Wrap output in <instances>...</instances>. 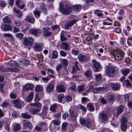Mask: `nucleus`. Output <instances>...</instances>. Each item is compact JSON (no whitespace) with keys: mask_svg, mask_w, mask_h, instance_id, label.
<instances>
[{"mask_svg":"<svg viewBox=\"0 0 132 132\" xmlns=\"http://www.w3.org/2000/svg\"><path fill=\"white\" fill-rule=\"evenodd\" d=\"M118 70L116 67H107L105 69V74L110 77L116 75L118 73Z\"/></svg>","mask_w":132,"mask_h":132,"instance_id":"f257e3e1","label":"nucleus"},{"mask_svg":"<svg viewBox=\"0 0 132 132\" xmlns=\"http://www.w3.org/2000/svg\"><path fill=\"white\" fill-rule=\"evenodd\" d=\"M72 6L66 4L63 6L62 4H60L59 10L63 14H70L72 12Z\"/></svg>","mask_w":132,"mask_h":132,"instance_id":"f03ea898","label":"nucleus"},{"mask_svg":"<svg viewBox=\"0 0 132 132\" xmlns=\"http://www.w3.org/2000/svg\"><path fill=\"white\" fill-rule=\"evenodd\" d=\"M112 55L114 56L116 60L119 61L123 59L124 54L121 50L117 49L112 53Z\"/></svg>","mask_w":132,"mask_h":132,"instance_id":"7ed1b4c3","label":"nucleus"},{"mask_svg":"<svg viewBox=\"0 0 132 132\" xmlns=\"http://www.w3.org/2000/svg\"><path fill=\"white\" fill-rule=\"evenodd\" d=\"M112 112V109L111 108H109L106 112L101 113L100 118L104 121H106L109 118V116L111 115Z\"/></svg>","mask_w":132,"mask_h":132,"instance_id":"20e7f679","label":"nucleus"},{"mask_svg":"<svg viewBox=\"0 0 132 132\" xmlns=\"http://www.w3.org/2000/svg\"><path fill=\"white\" fill-rule=\"evenodd\" d=\"M92 61L93 63L92 67L93 70L95 72L98 71L100 67V64L94 59Z\"/></svg>","mask_w":132,"mask_h":132,"instance_id":"39448f33","label":"nucleus"},{"mask_svg":"<svg viewBox=\"0 0 132 132\" xmlns=\"http://www.w3.org/2000/svg\"><path fill=\"white\" fill-rule=\"evenodd\" d=\"M34 42L33 39L30 37L24 38L23 43L25 46L31 45Z\"/></svg>","mask_w":132,"mask_h":132,"instance_id":"423d86ee","label":"nucleus"},{"mask_svg":"<svg viewBox=\"0 0 132 132\" xmlns=\"http://www.w3.org/2000/svg\"><path fill=\"white\" fill-rule=\"evenodd\" d=\"M80 124L83 125H85L88 128H90L91 126L90 120L89 119H87L86 121L82 118H80Z\"/></svg>","mask_w":132,"mask_h":132,"instance_id":"0eeeda50","label":"nucleus"},{"mask_svg":"<svg viewBox=\"0 0 132 132\" xmlns=\"http://www.w3.org/2000/svg\"><path fill=\"white\" fill-rule=\"evenodd\" d=\"M13 102L14 105L18 109L21 108L23 105V102L19 99L13 101Z\"/></svg>","mask_w":132,"mask_h":132,"instance_id":"6e6552de","label":"nucleus"},{"mask_svg":"<svg viewBox=\"0 0 132 132\" xmlns=\"http://www.w3.org/2000/svg\"><path fill=\"white\" fill-rule=\"evenodd\" d=\"M48 108L46 106H43L42 108V112L39 114V115L42 117L43 118L45 117L48 113Z\"/></svg>","mask_w":132,"mask_h":132,"instance_id":"1a4fd4ad","label":"nucleus"},{"mask_svg":"<svg viewBox=\"0 0 132 132\" xmlns=\"http://www.w3.org/2000/svg\"><path fill=\"white\" fill-rule=\"evenodd\" d=\"M2 72L5 71H14L16 72L18 71V70L15 68H4L3 67L0 66V71Z\"/></svg>","mask_w":132,"mask_h":132,"instance_id":"9d476101","label":"nucleus"},{"mask_svg":"<svg viewBox=\"0 0 132 132\" xmlns=\"http://www.w3.org/2000/svg\"><path fill=\"white\" fill-rule=\"evenodd\" d=\"M66 88L62 85H57L56 87V91L58 93L63 92H65Z\"/></svg>","mask_w":132,"mask_h":132,"instance_id":"9b49d317","label":"nucleus"},{"mask_svg":"<svg viewBox=\"0 0 132 132\" xmlns=\"http://www.w3.org/2000/svg\"><path fill=\"white\" fill-rule=\"evenodd\" d=\"M2 30L4 31H11L12 30V27L9 24H4L1 27Z\"/></svg>","mask_w":132,"mask_h":132,"instance_id":"f8f14e48","label":"nucleus"},{"mask_svg":"<svg viewBox=\"0 0 132 132\" xmlns=\"http://www.w3.org/2000/svg\"><path fill=\"white\" fill-rule=\"evenodd\" d=\"M41 31L38 29H31L29 31L30 33L35 36H37L39 33H40Z\"/></svg>","mask_w":132,"mask_h":132,"instance_id":"ddd939ff","label":"nucleus"},{"mask_svg":"<svg viewBox=\"0 0 132 132\" xmlns=\"http://www.w3.org/2000/svg\"><path fill=\"white\" fill-rule=\"evenodd\" d=\"M43 47V45L42 44L40 43H36L34 45V50L37 51H40L42 50Z\"/></svg>","mask_w":132,"mask_h":132,"instance_id":"4468645a","label":"nucleus"},{"mask_svg":"<svg viewBox=\"0 0 132 132\" xmlns=\"http://www.w3.org/2000/svg\"><path fill=\"white\" fill-rule=\"evenodd\" d=\"M41 110V109L38 108H31L29 110V112L32 113L33 115L37 114Z\"/></svg>","mask_w":132,"mask_h":132,"instance_id":"2eb2a0df","label":"nucleus"},{"mask_svg":"<svg viewBox=\"0 0 132 132\" xmlns=\"http://www.w3.org/2000/svg\"><path fill=\"white\" fill-rule=\"evenodd\" d=\"M23 126L25 128H29L30 129H31L32 128V124L29 122L24 120L23 121Z\"/></svg>","mask_w":132,"mask_h":132,"instance_id":"dca6fc26","label":"nucleus"},{"mask_svg":"<svg viewBox=\"0 0 132 132\" xmlns=\"http://www.w3.org/2000/svg\"><path fill=\"white\" fill-rule=\"evenodd\" d=\"M70 115L72 121L75 124L76 123L77 116L75 114L74 112L72 111L70 112Z\"/></svg>","mask_w":132,"mask_h":132,"instance_id":"f3484780","label":"nucleus"},{"mask_svg":"<svg viewBox=\"0 0 132 132\" xmlns=\"http://www.w3.org/2000/svg\"><path fill=\"white\" fill-rule=\"evenodd\" d=\"M50 30V29L48 27H44L43 30L44 32V35L45 36L47 37L51 34V33L48 31Z\"/></svg>","mask_w":132,"mask_h":132,"instance_id":"a211bd4d","label":"nucleus"},{"mask_svg":"<svg viewBox=\"0 0 132 132\" xmlns=\"http://www.w3.org/2000/svg\"><path fill=\"white\" fill-rule=\"evenodd\" d=\"M61 47L62 48L65 50H68L70 48L69 44L66 42H63L62 43Z\"/></svg>","mask_w":132,"mask_h":132,"instance_id":"6ab92c4d","label":"nucleus"},{"mask_svg":"<svg viewBox=\"0 0 132 132\" xmlns=\"http://www.w3.org/2000/svg\"><path fill=\"white\" fill-rule=\"evenodd\" d=\"M76 21V20L75 19H73L70 21L69 22L66 24L65 26V28L67 29H68L69 27L72 26L75 23Z\"/></svg>","mask_w":132,"mask_h":132,"instance_id":"aec40b11","label":"nucleus"},{"mask_svg":"<svg viewBox=\"0 0 132 132\" xmlns=\"http://www.w3.org/2000/svg\"><path fill=\"white\" fill-rule=\"evenodd\" d=\"M105 89L104 87L95 88L93 89V92L94 93H97L98 92H101Z\"/></svg>","mask_w":132,"mask_h":132,"instance_id":"412c9836","label":"nucleus"},{"mask_svg":"<svg viewBox=\"0 0 132 132\" xmlns=\"http://www.w3.org/2000/svg\"><path fill=\"white\" fill-rule=\"evenodd\" d=\"M54 88L53 84H49L47 86L46 90L47 93L51 92L54 90Z\"/></svg>","mask_w":132,"mask_h":132,"instance_id":"4be33fe9","label":"nucleus"},{"mask_svg":"<svg viewBox=\"0 0 132 132\" xmlns=\"http://www.w3.org/2000/svg\"><path fill=\"white\" fill-rule=\"evenodd\" d=\"M19 62L20 64L23 66H27L28 65L29 63V61L23 59L20 60Z\"/></svg>","mask_w":132,"mask_h":132,"instance_id":"5701e85b","label":"nucleus"},{"mask_svg":"<svg viewBox=\"0 0 132 132\" xmlns=\"http://www.w3.org/2000/svg\"><path fill=\"white\" fill-rule=\"evenodd\" d=\"M7 66H13L17 67L18 66V63L15 61H10L9 62L6 63Z\"/></svg>","mask_w":132,"mask_h":132,"instance_id":"b1692460","label":"nucleus"},{"mask_svg":"<svg viewBox=\"0 0 132 132\" xmlns=\"http://www.w3.org/2000/svg\"><path fill=\"white\" fill-rule=\"evenodd\" d=\"M25 20L27 21L32 24L34 23L35 21L34 18L33 17L29 16H26Z\"/></svg>","mask_w":132,"mask_h":132,"instance_id":"393cba45","label":"nucleus"},{"mask_svg":"<svg viewBox=\"0 0 132 132\" xmlns=\"http://www.w3.org/2000/svg\"><path fill=\"white\" fill-rule=\"evenodd\" d=\"M111 86L113 89L116 90H118L120 87V85L118 83H113L111 84Z\"/></svg>","mask_w":132,"mask_h":132,"instance_id":"a878e982","label":"nucleus"},{"mask_svg":"<svg viewBox=\"0 0 132 132\" xmlns=\"http://www.w3.org/2000/svg\"><path fill=\"white\" fill-rule=\"evenodd\" d=\"M34 88L33 85L31 84H28L25 85L23 87V90L25 91H27L29 90L32 89Z\"/></svg>","mask_w":132,"mask_h":132,"instance_id":"bb28decb","label":"nucleus"},{"mask_svg":"<svg viewBox=\"0 0 132 132\" xmlns=\"http://www.w3.org/2000/svg\"><path fill=\"white\" fill-rule=\"evenodd\" d=\"M72 7V9L77 11H80L81 9V5L80 4H75Z\"/></svg>","mask_w":132,"mask_h":132,"instance_id":"cd10ccee","label":"nucleus"},{"mask_svg":"<svg viewBox=\"0 0 132 132\" xmlns=\"http://www.w3.org/2000/svg\"><path fill=\"white\" fill-rule=\"evenodd\" d=\"M13 11L18 14L17 16L20 19L22 18V13L20 10H16L15 8H14Z\"/></svg>","mask_w":132,"mask_h":132,"instance_id":"c85d7f7f","label":"nucleus"},{"mask_svg":"<svg viewBox=\"0 0 132 132\" xmlns=\"http://www.w3.org/2000/svg\"><path fill=\"white\" fill-rule=\"evenodd\" d=\"M34 95V94L33 92H32L30 93L27 97L26 101L28 102H31L33 97Z\"/></svg>","mask_w":132,"mask_h":132,"instance_id":"c756f323","label":"nucleus"},{"mask_svg":"<svg viewBox=\"0 0 132 132\" xmlns=\"http://www.w3.org/2000/svg\"><path fill=\"white\" fill-rule=\"evenodd\" d=\"M115 96L113 94H111L107 96L106 97V99L109 101H113L115 98Z\"/></svg>","mask_w":132,"mask_h":132,"instance_id":"7c9ffc66","label":"nucleus"},{"mask_svg":"<svg viewBox=\"0 0 132 132\" xmlns=\"http://www.w3.org/2000/svg\"><path fill=\"white\" fill-rule=\"evenodd\" d=\"M122 74L124 76H127L130 70L129 68H127L121 70Z\"/></svg>","mask_w":132,"mask_h":132,"instance_id":"2f4dec72","label":"nucleus"},{"mask_svg":"<svg viewBox=\"0 0 132 132\" xmlns=\"http://www.w3.org/2000/svg\"><path fill=\"white\" fill-rule=\"evenodd\" d=\"M3 22L6 23L10 24L11 23V19L7 16H6L3 19Z\"/></svg>","mask_w":132,"mask_h":132,"instance_id":"473e14b6","label":"nucleus"},{"mask_svg":"<svg viewBox=\"0 0 132 132\" xmlns=\"http://www.w3.org/2000/svg\"><path fill=\"white\" fill-rule=\"evenodd\" d=\"M78 57L79 60L81 61H85L86 60V57L82 54H79L78 56Z\"/></svg>","mask_w":132,"mask_h":132,"instance_id":"72a5a7b5","label":"nucleus"},{"mask_svg":"<svg viewBox=\"0 0 132 132\" xmlns=\"http://www.w3.org/2000/svg\"><path fill=\"white\" fill-rule=\"evenodd\" d=\"M123 105H120L117 109L118 114L117 116L119 114H121L123 112Z\"/></svg>","mask_w":132,"mask_h":132,"instance_id":"f704fd0d","label":"nucleus"},{"mask_svg":"<svg viewBox=\"0 0 132 132\" xmlns=\"http://www.w3.org/2000/svg\"><path fill=\"white\" fill-rule=\"evenodd\" d=\"M57 104L55 103L51 105L50 107V110L53 112H55L56 111V108L57 107Z\"/></svg>","mask_w":132,"mask_h":132,"instance_id":"c9c22d12","label":"nucleus"},{"mask_svg":"<svg viewBox=\"0 0 132 132\" xmlns=\"http://www.w3.org/2000/svg\"><path fill=\"white\" fill-rule=\"evenodd\" d=\"M15 36L17 39L21 40L24 36L23 34L21 33H19L16 34Z\"/></svg>","mask_w":132,"mask_h":132,"instance_id":"e433bc0d","label":"nucleus"},{"mask_svg":"<svg viewBox=\"0 0 132 132\" xmlns=\"http://www.w3.org/2000/svg\"><path fill=\"white\" fill-rule=\"evenodd\" d=\"M5 37H8L11 38L13 40H14V38L13 35L10 33H6L4 34L3 35Z\"/></svg>","mask_w":132,"mask_h":132,"instance_id":"4c0bfd02","label":"nucleus"},{"mask_svg":"<svg viewBox=\"0 0 132 132\" xmlns=\"http://www.w3.org/2000/svg\"><path fill=\"white\" fill-rule=\"evenodd\" d=\"M43 89V87L42 85H37L36 86L35 88L36 91L38 92H41Z\"/></svg>","mask_w":132,"mask_h":132,"instance_id":"58836bf2","label":"nucleus"},{"mask_svg":"<svg viewBox=\"0 0 132 132\" xmlns=\"http://www.w3.org/2000/svg\"><path fill=\"white\" fill-rule=\"evenodd\" d=\"M121 129L122 131H125L126 130L127 125L125 123H121Z\"/></svg>","mask_w":132,"mask_h":132,"instance_id":"ea45409f","label":"nucleus"},{"mask_svg":"<svg viewBox=\"0 0 132 132\" xmlns=\"http://www.w3.org/2000/svg\"><path fill=\"white\" fill-rule=\"evenodd\" d=\"M41 10L44 12V13L45 14H47V10L44 4H43L40 7Z\"/></svg>","mask_w":132,"mask_h":132,"instance_id":"a19ab883","label":"nucleus"},{"mask_svg":"<svg viewBox=\"0 0 132 132\" xmlns=\"http://www.w3.org/2000/svg\"><path fill=\"white\" fill-rule=\"evenodd\" d=\"M22 117L24 118H27L28 119L31 118V116L26 113H23L21 114Z\"/></svg>","mask_w":132,"mask_h":132,"instance_id":"79ce46f5","label":"nucleus"},{"mask_svg":"<svg viewBox=\"0 0 132 132\" xmlns=\"http://www.w3.org/2000/svg\"><path fill=\"white\" fill-rule=\"evenodd\" d=\"M64 97V95L63 94H59L58 96V100L59 102H61L62 101V99Z\"/></svg>","mask_w":132,"mask_h":132,"instance_id":"37998d69","label":"nucleus"},{"mask_svg":"<svg viewBox=\"0 0 132 132\" xmlns=\"http://www.w3.org/2000/svg\"><path fill=\"white\" fill-rule=\"evenodd\" d=\"M35 16L37 18H38L40 16V13L39 11H35L34 12Z\"/></svg>","mask_w":132,"mask_h":132,"instance_id":"c03bdc74","label":"nucleus"},{"mask_svg":"<svg viewBox=\"0 0 132 132\" xmlns=\"http://www.w3.org/2000/svg\"><path fill=\"white\" fill-rule=\"evenodd\" d=\"M121 121V123H126L127 122V119L126 117L123 116L122 117Z\"/></svg>","mask_w":132,"mask_h":132,"instance_id":"a18cd8bd","label":"nucleus"},{"mask_svg":"<svg viewBox=\"0 0 132 132\" xmlns=\"http://www.w3.org/2000/svg\"><path fill=\"white\" fill-rule=\"evenodd\" d=\"M58 56V54L57 52L56 51H54L53 52L52 55V58L53 59L56 58Z\"/></svg>","mask_w":132,"mask_h":132,"instance_id":"49530a36","label":"nucleus"},{"mask_svg":"<svg viewBox=\"0 0 132 132\" xmlns=\"http://www.w3.org/2000/svg\"><path fill=\"white\" fill-rule=\"evenodd\" d=\"M95 77L96 80L98 81L102 79L101 75L100 73L97 74Z\"/></svg>","mask_w":132,"mask_h":132,"instance_id":"de8ad7c7","label":"nucleus"},{"mask_svg":"<svg viewBox=\"0 0 132 132\" xmlns=\"http://www.w3.org/2000/svg\"><path fill=\"white\" fill-rule=\"evenodd\" d=\"M94 13L97 15L98 16H101L102 15V13L101 12L98 10L95 11Z\"/></svg>","mask_w":132,"mask_h":132,"instance_id":"09e8293b","label":"nucleus"},{"mask_svg":"<svg viewBox=\"0 0 132 132\" xmlns=\"http://www.w3.org/2000/svg\"><path fill=\"white\" fill-rule=\"evenodd\" d=\"M21 126L19 124H16L15 125L14 128V131H16L18 130L20 128Z\"/></svg>","mask_w":132,"mask_h":132,"instance_id":"8fccbe9b","label":"nucleus"},{"mask_svg":"<svg viewBox=\"0 0 132 132\" xmlns=\"http://www.w3.org/2000/svg\"><path fill=\"white\" fill-rule=\"evenodd\" d=\"M78 108L79 109H82L84 112H85L87 111V110L85 107L83 106L81 104H79L78 105Z\"/></svg>","mask_w":132,"mask_h":132,"instance_id":"3c124183","label":"nucleus"},{"mask_svg":"<svg viewBox=\"0 0 132 132\" xmlns=\"http://www.w3.org/2000/svg\"><path fill=\"white\" fill-rule=\"evenodd\" d=\"M78 108L79 109H82L84 112H85L87 111V110L85 107L83 106L81 104H79L78 105Z\"/></svg>","mask_w":132,"mask_h":132,"instance_id":"603ef678","label":"nucleus"},{"mask_svg":"<svg viewBox=\"0 0 132 132\" xmlns=\"http://www.w3.org/2000/svg\"><path fill=\"white\" fill-rule=\"evenodd\" d=\"M64 67H67L68 64V61L66 59H63L62 61Z\"/></svg>","mask_w":132,"mask_h":132,"instance_id":"864d4df0","label":"nucleus"},{"mask_svg":"<svg viewBox=\"0 0 132 132\" xmlns=\"http://www.w3.org/2000/svg\"><path fill=\"white\" fill-rule=\"evenodd\" d=\"M62 65L60 64H58L56 67V69L57 71H59L62 68Z\"/></svg>","mask_w":132,"mask_h":132,"instance_id":"5fc2aeb1","label":"nucleus"},{"mask_svg":"<svg viewBox=\"0 0 132 132\" xmlns=\"http://www.w3.org/2000/svg\"><path fill=\"white\" fill-rule=\"evenodd\" d=\"M14 23L17 27H19L21 25V22L19 21H14Z\"/></svg>","mask_w":132,"mask_h":132,"instance_id":"6e6d98bb","label":"nucleus"},{"mask_svg":"<svg viewBox=\"0 0 132 132\" xmlns=\"http://www.w3.org/2000/svg\"><path fill=\"white\" fill-rule=\"evenodd\" d=\"M84 88V86L83 85H82L78 86V87L77 89L79 92H81L83 91Z\"/></svg>","mask_w":132,"mask_h":132,"instance_id":"4d7b16f0","label":"nucleus"},{"mask_svg":"<svg viewBox=\"0 0 132 132\" xmlns=\"http://www.w3.org/2000/svg\"><path fill=\"white\" fill-rule=\"evenodd\" d=\"M60 38L61 40L62 41H65L67 40V38L64 37L63 33L62 32L61 34Z\"/></svg>","mask_w":132,"mask_h":132,"instance_id":"13d9d810","label":"nucleus"},{"mask_svg":"<svg viewBox=\"0 0 132 132\" xmlns=\"http://www.w3.org/2000/svg\"><path fill=\"white\" fill-rule=\"evenodd\" d=\"M72 99V98L70 96L66 95L65 96V100L67 102L71 101Z\"/></svg>","mask_w":132,"mask_h":132,"instance_id":"bf43d9fd","label":"nucleus"},{"mask_svg":"<svg viewBox=\"0 0 132 132\" xmlns=\"http://www.w3.org/2000/svg\"><path fill=\"white\" fill-rule=\"evenodd\" d=\"M6 5V3L4 1H0V6L4 7H5Z\"/></svg>","mask_w":132,"mask_h":132,"instance_id":"052dcab7","label":"nucleus"},{"mask_svg":"<svg viewBox=\"0 0 132 132\" xmlns=\"http://www.w3.org/2000/svg\"><path fill=\"white\" fill-rule=\"evenodd\" d=\"M67 123L65 122L63 123L62 125V129L63 130H65L67 129Z\"/></svg>","mask_w":132,"mask_h":132,"instance_id":"680f3d73","label":"nucleus"},{"mask_svg":"<svg viewBox=\"0 0 132 132\" xmlns=\"http://www.w3.org/2000/svg\"><path fill=\"white\" fill-rule=\"evenodd\" d=\"M60 53L61 56L63 57L66 56L67 55V53L62 50L61 51H60Z\"/></svg>","mask_w":132,"mask_h":132,"instance_id":"e2e57ef3","label":"nucleus"},{"mask_svg":"<svg viewBox=\"0 0 132 132\" xmlns=\"http://www.w3.org/2000/svg\"><path fill=\"white\" fill-rule=\"evenodd\" d=\"M52 28L53 30H57L58 31L60 30V28L57 25H54L52 26Z\"/></svg>","mask_w":132,"mask_h":132,"instance_id":"0e129e2a","label":"nucleus"},{"mask_svg":"<svg viewBox=\"0 0 132 132\" xmlns=\"http://www.w3.org/2000/svg\"><path fill=\"white\" fill-rule=\"evenodd\" d=\"M69 116V113L67 112H65L63 114L62 117L63 119H65Z\"/></svg>","mask_w":132,"mask_h":132,"instance_id":"69168bd1","label":"nucleus"},{"mask_svg":"<svg viewBox=\"0 0 132 132\" xmlns=\"http://www.w3.org/2000/svg\"><path fill=\"white\" fill-rule=\"evenodd\" d=\"M127 43L129 46H132V39L131 38H129L127 40Z\"/></svg>","mask_w":132,"mask_h":132,"instance_id":"338daca9","label":"nucleus"},{"mask_svg":"<svg viewBox=\"0 0 132 132\" xmlns=\"http://www.w3.org/2000/svg\"><path fill=\"white\" fill-rule=\"evenodd\" d=\"M127 105L130 109H132V100H129L127 103Z\"/></svg>","mask_w":132,"mask_h":132,"instance_id":"774afa93","label":"nucleus"}]
</instances>
